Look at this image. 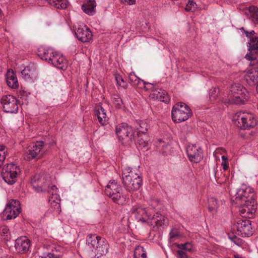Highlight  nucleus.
I'll return each mask as SVG.
<instances>
[{
    "label": "nucleus",
    "instance_id": "1",
    "mask_svg": "<svg viewBox=\"0 0 258 258\" xmlns=\"http://www.w3.org/2000/svg\"><path fill=\"white\" fill-rule=\"evenodd\" d=\"M256 198V194L251 189H239L232 202L237 206L245 207L242 211L244 210L247 214L252 215L257 209Z\"/></svg>",
    "mask_w": 258,
    "mask_h": 258
},
{
    "label": "nucleus",
    "instance_id": "2",
    "mask_svg": "<svg viewBox=\"0 0 258 258\" xmlns=\"http://www.w3.org/2000/svg\"><path fill=\"white\" fill-rule=\"evenodd\" d=\"M122 182L129 192L138 190L142 185V178L139 171L133 170L130 167L122 170Z\"/></svg>",
    "mask_w": 258,
    "mask_h": 258
},
{
    "label": "nucleus",
    "instance_id": "3",
    "mask_svg": "<svg viewBox=\"0 0 258 258\" xmlns=\"http://www.w3.org/2000/svg\"><path fill=\"white\" fill-rule=\"evenodd\" d=\"M87 244L97 255H104L107 253L109 245L104 238L96 234H89L87 237Z\"/></svg>",
    "mask_w": 258,
    "mask_h": 258
},
{
    "label": "nucleus",
    "instance_id": "4",
    "mask_svg": "<svg viewBox=\"0 0 258 258\" xmlns=\"http://www.w3.org/2000/svg\"><path fill=\"white\" fill-rule=\"evenodd\" d=\"M192 114L191 109L183 102H178L172 107L171 117L175 122H181L186 120Z\"/></svg>",
    "mask_w": 258,
    "mask_h": 258
},
{
    "label": "nucleus",
    "instance_id": "5",
    "mask_svg": "<svg viewBox=\"0 0 258 258\" xmlns=\"http://www.w3.org/2000/svg\"><path fill=\"white\" fill-rule=\"evenodd\" d=\"M234 123L241 130H249L256 125V119L251 113L239 112L234 116Z\"/></svg>",
    "mask_w": 258,
    "mask_h": 258
},
{
    "label": "nucleus",
    "instance_id": "6",
    "mask_svg": "<svg viewBox=\"0 0 258 258\" xmlns=\"http://www.w3.org/2000/svg\"><path fill=\"white\" fill-rule=\"evenodd\" d=\"M116 135L119 141L130 144L136 141L135 134L132 127L126 123H122L116 126Z\"/></svg>",
    "mask_w": 258,
    "mask_h": 258
},
{
    "label": "nucleus",
    "instance_id": "7",
    "mask_svg": "<svg viewBox=\"0 0 258 258\" xmlns=\"http://www.w3.org/2000/svg\"><path fill=\"white\" fill-rule=\"evenodd\" d=\"M31 183L37 192H49L50 180L49 177L44 174H36L31 179Z\"/></svg>",
    "mask_w": 258,
    "mask_h": 258
},
{
    "label": "nucleus",
    "instance_id": "8",
    "mask_svg": "<svg viewBox=\"0 0 258 258\" xmlns=\"http://www.w3.org/2000/svg\"><path fill=\"white\" fill-rule=\"evenodd\" d=\"M20 169L18 166L14 163L7 164L3 168L2 176L6 182L13 184L17 181Z\"/></svg>",
    "mask_w": 258,
    "mask_h": 258
},
{
    "label": "nucleus",
    "instance_id": "9",
    "mask_svg": "<svg viewBox=\"0 0 258 258\" xmlns=\"http://www.w3.org/2000/svg\"><path fill=\"white\" fill-rule=\"evenodd\" d=\"M44 145V143L43 141H36L35 145L24 154V159L27 161H31L33 159L38 160L41 159L45 152L43 150Z\"/></svg>",
    "mask_w": 258,
    "mask_h": 258
},
{
    "label": "nucleus",
    "instance_id": "10",
    "mask_svg": "<svg viewBox=\"0 0 258 258\" xmlns=\"http://www.w3.org/2000/svg\"><path fill=\"white\" fill-rule=\"evenodd\" d=\"M21 210L20 202L17 200L11 199L7 203L3 212L4 216L7 220L15 219Z\"/></svg>",
    "mask_w": 258,
    "mask_h": 258
},
{
    "label": "nucleus",
    "instance_id": "11",
    "mask_svg": "<svg viewBox=\"0 0 258 258\" xmlns=\"http://www.w3.org/2000/svg\"><path fill=\"white\" fill-rule=\"evenodd\" d=\"M121 186L114 180H110L105 189V194L112 199L114 202L118 203L121 198Z\"/></svg>",
    "mask_w": 258,
    "mask_h": 258
},
{
    "label": "nucleus",
    "instance_id": "12",
    "mask_svg": "<svg viewBox=\"0 0 258 258\" xmlns=\"http://www.w3.org/2000/svg\"><path fill=\"white\" fill-rule=\"evenodd\" d=\"M148 87L145 86L146 90H151V92L150 97L155 100L163 102L166 103H168L170 101V98L166 91L158 88H155L153 84L149 83Z\"/></svg>",
    "mask_w": 258,
    "mask_h": 258
},
{
    "label": "nucleus",
    "instance_id": "13",
    "mask_svg": "<svg viewBox=\"0 0 258 258\" xmlns=\"http://www.w3.org/2000/svg\"><path fill=\"white\" fill-rule=\"evenodd\" d=\"M248 44L249 53L245 57L250 61V65L254 66L258 63V37L251 38Z\"/></svg>",
    "mask_w": 258,
    "mask_h": 258
},
{
    "label": "nucleus",
    "instance_id": "14",
    "mask_svg": "<svg viewBox=\"0 0 258 258\" xmlns=\"http://www.w3.org/2000/svg\"><path fill=\"white\" fill-rule=\"evenodd\" d=\"M17 100L11 95L3 96L1 98V103L3 106L5 112L8 113H16L18 110L17 104Z\"/></svg>",
    "mask_w": 258,
    "mask_h": 258
},
{
    "label": "nucleus",
    "instance_id": "15",
    "mask_svg": "<svg viewBox=\"0 0 258 258\" xmlns=\"http://www.w3.org/2000/svg\"><path fill=\"white\" fill-rule=\"evenodd\" d=\"M237 231L242 237H249L252 234L251 221L249 220H239L236 225Z\"/></svg>",
    "mask_w": 258,
    "mask_h": 258
},
{
    "label": "nucleus",
    "instance_id": "16",
    "mask_svg": "<svg viewBox=\"0 0 258 258\" xmlns=\"http://www.w3.org/2000/svg\"><path fill=\"white\" fill-rule=\"evenodd\" d=\"M186 152L191 162L198 163L203 159L202 149L196 145H189L187 147Z\"/></svg>",
    "mask_w": 258,
    "mask_h": 258
},
{
    "label": "nucleus",
    "instance_id": "17",
    "mask_svg": "<svg viewBox=\"0 0 258 258\" xmlns=\"http://www.w3.org/2000/svg\"><path fill=\"white\" fill-rule=\"evenodd\" d=\"M75 34L78 40L84 43L90 42L93 36L90 29L86 26L76 28Z\"/></svg>",
    "mask_w": 258,
    "mask_h": 258
},
{
    "label": "nucleus",
    "instance_id": "18",
    "mask_svg": "<svg viewBox=\"0 0 258 258\" xmlns=\"http://www.w3.org/2000/svg\"><path fill=\"white\" fill-rule=\"evenodd\" d=\"M50 63L61 70H66L68 67V62L66 59L62 55L57 52H52V58Z\"/></svg>",
    "mask_w": 258,
    "mask_h": 258
},
{
    "label": "nucleus",
    "instance_id": "19",
    "mask_svg": "<svg viewBox=\"0 0 258 258\" xmlns=\"http://www.w3.org/2000/svg\"><path fill=\"white\" fill-rule=\"evenodd\" d=\"M30 241L26 237L17 238L16 240L15 247L19 253H25L29 249Z\"/></svg>",
    "mask_w": 258,
    "mask_h": 258
},
{
    "label": "nucleus",
    "instance_id": "20",
    "mask_svg": "<svg viewBox=\"0 0 258 258\" xmlns=\"http://www.w3.org/2000/svg\"><path fill=\"white\" fill-rule=\"evenodd\" d=\"M131 212L135 214L136 219L142 222H145L149 218V216L145 210L140 206H134L131 210Z\"/></svg>",
    "mask_w": 258,
    "mask_h": 258
},
{
    "label": "nucleus",
    "instance_id": "21",
    "mask_svg": "<svg viewBox=\"0 0 258 258\" xmlns=\"http://www.w3.org/2000/svg\"><path fill=\"white\" fill-rule=\"evenodd\" d=\"M94 112L95 115L97 116L98 121L102 125L106 124L108 121V117L107 116L105 109L100 105H96Z\"/></svg>",
    "mask_w": 258,
    "mask_h": 258
},
{
    "label": "nucleus",
    "instance_id": "22",
    "mask_svg": "<svg viewBox=\"0 0 258 258\" xmlns=\"http://www.w3.org/2000/svg\"><path fill=\"white\" fill-rule=\"evenodd\" d=\"M245 81L248 84L258 82V66L249 70L244 76Z\"/></svg>",
    "mask_w": 258,
    "mask_h": 258
},
{
    "label": "nucleus",
    "instance_id": "23",
    "mask_svg": "<svg viewBox=\"0 0 258 258\" xmlns=\"http://www.w3.org/2000/svg\"><path fill=\"white\" fill-rule=\"evenodd\" d=\"M211 180L216 181L218 184H222L226 181V177L221 171H218L215 168H212L209 173Z\"/></svg>",
    "mask_w": 258,
    "mask_h": 258
},
{
    "label": "nucleus",
    "instance_id": "24",
    "mask_svg": "<svg viewBox=\"0 0 258 258\" xmlns=\"http://www.w3.org/2000/svg\"><path fill=\"white\" fill-rule=\"evenodd\" d=\"M151 223L155 224L156 226L158 228L159 227L166 226L168 224V219L160 213H157L154 215Z\"/></svg>",
    "mask_w": 258,
    "mask_h": 258
},
{
    "label": "nucleus",
    "instance_id": "25",
    "mask_svg": "<svg viewBox=\"0 0 258 258\" xmlns=\"http://www.w3.org/2000/svg\"><path fill=\"white\" fill-rule=\"evenodd\" d=\"M248 11L244 12L247 18L251 20L254 26L258 24V8L254 6H251L248 8Z\"/></svg>",
    "mask_w": 258,
    "mask_h": 258
},
{
    "label": "nucleus",
    "instance_id": "26",
    "mask_svg": "<svg viewBox=\"0 0 258 258\" xmlns=\"http://www.w3.org/2000/svg\"><path fill=\"white\" fill-rule=\"evenodd\" d=\"M6 81L8 85L12 88H17L19 86L17 78L12 70H8Z\"/></svg>",
    "mask_w": 258,
    "mask_h": 258
},
{
    "label": "nucleus",
    "instance_id": "27",
    "mask_svg": "<svg viewBox=\"0 0 258 258\" xmlns=\"http://www.w3.org/2000/svg\"><path fill=\"white\" fill-rule=\"evenodd\" d=\"M96 7V4L95 0H87V2L82 5V8L86 14L93 15L95 13Z\"/></svg>",
    "mask_w": 258,
    "mask_h": 258
},
{
    "label": "nucleus",
    "instance_id": "28",
    "mask_svg": "<svg viewBox=\"0 0 258 258\" xmlns=\"http://www.w3.org/2000/svg\"><path fill=\"white\" fill-rule=\"evenodd\" d=\"M22 77L27 81H33L36 78L37 75L35 70L29 67H26L21 72Z\"/></svg>",
    "mask_w": 258,
    "mask_h": 258
},
{
    "label": "nucleus",
    "instance_id": "29",
    "mask_svg": "<svg viewBox=\"0 0 258 258\" xmlns=\"http://www.w3.org/2000/svg\"><path fill=\"white\" fill-rule=\"evenodd\" d=\"M52 197L49 199V202L50 203L52 208L55 211L56 213L59 214L61 212L60 207V200L57 199V195L56 194L53 195L52 192Z\"/></svg>",
    "mask_w": 258,
    "mask_h": 258
},
{
    "label": "nucleus",
    "instance_id": "30",
    "mask_svg": "<svg viewBox=\"0 0 258 258\" xmlns=\"http://www.w3.org/2000/svg\"><path fill=\"white\" fill-rule=\"evenodd\" d=\"M229 95H237V93H246V89L240 84L236 83L231 85L230 89Z\"/></svg>",
    "mask_w": 258,
    "mask_h": 258
},
{
    "label": "nucleus",
    "instance_id": "31",
    "mask_svg": "<svg viewBox=\"0 0 258 258\" xmlns=\"http://www.w3.org/2000/svg\"><path fill=\"white\" fill-rule=\"evenodd\" d=\"M227 103L236 105L244 104L248 98L235 95H229Z\"/></svg>",
    "mask_w": 258,
    "mask_h": 258
},
{
    "label": "nucleus",
    "instance_id": "32",
    "mask_svg": "<svg viewBox=\"0 0 258 258\" xmlns=\"http://www.w3.org/2000/svg\"><path fill=\"white\" fill-rule=\"evenodd\" d=\"M48 3L56 9H64L67 8V0H46Z\"/></svg>",
    "mask_w": 258,
    "mask_h": 258
},
{
    "label": "nucleus",
    "instance_id": "33",
    "mask_svg": "<svg viewBox=\"0 0 258 258\" xmlns=\"http://www.w3.org/2000/svg\"><path fill=\"white\" fill-rule=\"evenodd\" d=\"M128 77L130 81L134 85H138L141 82H142L144 85V88H145V86H146V85L149 84V83L140 79L136 75L135 73L134 72L131 73Z\"/></svg>",
    "mask_w": 258,
    "mask_h": 258
},
{
    "label": "nucleus",
    "instance_id": "34",
    "mask_svg": "<svg viewBox=\"0 0 258 258\" xmlns=\"http://www.w3.org/2000/svg\"><path fill=\"white\" fill-rule=\"evenodd\" d=\"M136 123L137 124L136 126L137 130L144 134L147 133L149 126L145 121L142 120H136Z\"/></svg>",
    "mask_w": 258,
    "mask_h": 258
},
{
    "label": "nucleus",
    "instance_id": "35",
    "mask_svg": "<svg viewBox=\"0 0 258 258\" xmlns=\"http://www.w3.org/2000/svg\"><path fill=\"white\" fill-rule=\"evenodd\" d=\"M134 258H147L146 251L143 246H138L134 250Z\"/></svg>",
    "mask_w": 258,
    "mask_h": 258
},
{
    "label": "nucleus",
    "instance_id": "36",
    "mask_svg": "<svg viewBox=\"0 0 258 258\" xmlns=\"http://www.w3.org/2000/svg\"><path fill=\"white\" fill-rule=\"evenodd\" d=\"M219 207V204L216 199L211 198L208 201V208L210 212L214 213L216 212Z\"/></svg>",
    "mask_w": 258,
    "mask_h": 258
},
{
    "label": "nucleus",
    "instance_id": "37",
    "mask_svg": "<svg viewBox=\"0 0 258 258\" xmlns=\"http://www.w3.org/2000/svg\"><path fill=\"white\" fill-rule=\"evenodd\" d=\"M136 135H138L137 139L136 136H135V139L136 141H134L135 142H137V145L138 146V147L142 149H146L147 147L148 146V142L147 140V139H145L143 138H142L141 136H139L138 133H136Z\"/></svg>",
    "mask_w": 258,
    "mask_h": 258
},
{
    "label": "nucleus",
    "instance_id": "38",
    "mask_svg": "<svg viewBox=\"0 0 258 258\" xmlns=\"http://www.w3.org/2000/svg\"><path fill=\"white\" fill-rule=\"evenodd\" d=\"M177 247L184 251L190 252L192 250L193 246L191 242H187L185 243L178 244Z\"/></svg>",
    "mask_w": 258,
    "mask_h": 258
},
{
    "label": "nucleus",
    "instance_id": "39",
    "mask_svg": "<svg viewBox=\"0 0 258 258\" xmlns=\"http://www.w3.org/2000/svg\"><path fill=\"white\" fill-rule=\"evenodd\" d=\"M7 154V151L6 150V147L0 146V167L3 164V162Z\"/></svg>",
    "mask_w": 258,
    "mask_h": 258
},
{
    "label": "nucleus",
    "instance_id": "40",
    "mask_svg": "<svg viewBox=\"0 0 258 258\" xmlns=\"http://www.w3.org/2000/svg\"><path fill=\"white\" fill-rule=\"evenodd\" d=\"M228 238L233 241L236 245H240L242 244V240L238 238L233 233L228 234Z\"/></svg>",
    "mask_w": 258,
    "mask_h": 258
},
{
    "label": "nucleus",
    "instance_id": "41",
    "mask_svg": "<svg viewBox=\"0 0 258 258\" xmlns=\"http://www.w3.org/2000/svg\"><path fill=\"white\" fill-rule=\"evenodd\" d=\"M52 51L49 52L48 50H47L44 51L43 54L39 55V56L42 59L45 60L48 63H50L52 58Z\"/></svg>",
    "mask_w": 258,
    "mask_h": 258
},
{
    "label": "nucleus",
    "instance_id": "42",
    "mask_svg": "<svg viewBox=\"0 0 258 258\" xmlns=\"http://www.w3.org/2000/svg\"><path fill=\"white\" fill-rule=\"evenodd\" d=\"M115 80L117 84L119 86L122 87L124 88H126L127 87V84L124 81L122 77L119 75L115 76Z\"/></svg>",
    "mask_w": 258,
    "mask_h": 258
},
{
    "label": "nucleus",
    "instance_id": "43",
    "mask_svg": "<svg viewBox=\"0 0 258 258\" xmlns=\"http://www.w3.org/2000/svg\"><path fill=\"white\" fill-rule=\"evenodd\" d=\"M112 100L114 104L118 108L120 107L122 104L121 98L117 95H114L113 96Z\"/></svg>",
    "mask_w": 258,
    "mask_h": 258
},
{
    "label": "nucleus",
    "instance_id": "44",
    "mask_svg": "<svg viewBox=\"0 0 258 258\" xmlns=\"http://www.w3.org/2000/svg\"><path fill=\"white\" fill-rule=\"evenodd\" d=\"M222 165L223 166V168L224 170L225 171V170H227L229 167V163L228 161V159H227V157H226L225 156H222Z\"/></svg>",
    "mask_w": 258,
    "mask_h": 258
},
{
    "label": "nucleus",
    "instance_id": "45",
    "mask_svg": "<svg viewBox=\"0 0 258 258\" xmlns=\"http://www.w3.org/2000/svg\"><path fill=\"white\" fill-rule=\"evenodd\" d=\"M178 258H187L188 256L185 251L179 249L177 251Z\"/></svg>",
    "mask_w": 258,
    "mask_h": 258
},
{
    "label": "nucleus",
    "instance_id": "46",
    "mask_svg": "<svg viewBox=\"0 0 258 258\" xmlns=\"http://www.w3.org/2000/svg\"><path fill=\"white\" fill-rule=\"evenodd\" d=\"M171 239L174 238L179 235V232L177 230L172 229L169 233Z\"/></svg>",
    "mask_w": 258,
    "mask_h": 258
},
{
    "label": "nucleus",
    "instance_id": "47",
    "mask_svg": "<svg viewBox=\"0 0 258 258\" xmlns=\"http://www.w3.org/2000/svg\"><path fill=\"white\" fill-rule=\"evenodd\" d=\"M1 231H2L1 234L2 235H3L4 236H8V234L9 233V230L8 229L7 227H6V226L2 227Z\"/></svg>",
    "mask_w": 258,
    "mask_h": 258
},
{
    "label": "nucleus",
    "instance_id": "48",
    "mask_svg": "<svg viewBox=\"0 0 258 258\" xmlns=\"http://www.w3.org/2000/svg\"><path fill=\"white\" fill-rule=\"evenodd\" d=\"M47 256L48 258H62L61 256L59 255H55L50 252L47 253Z\"/></svg>",
    "mask_w": 258,
    "mask_h": 258
},
{
    "label": "nucleus",
    "instance_id": "49",
    "mask_svg": "<svg viewBox=\"0 0 258 258\" xmlns=\"http://www.w3.org/2000/svg\"><path fill=\"white\" fill-rule=\"evenodd\" d=\"M236 96H242L243 97L248 98L249 93H248V91L246 90V93H244V94H243V93H241L239 92V93H237V95Z\"/></svg>",
    "mask_w": 258,
    "mask_h": 258
},
{
    "label": "nucleus",
    "instance_id": "50",
    "mask_svg": "<svg viewBox=\"0 0 258 258\" xmlns=\"http://www.w3.org/2000/svg\"><path fill=\"white\" fill-rule=\"evenodd\" d=\"M121 2H126L129 5H133L134 4L136 0H120Z\"/></svg>",
    "mask_w": 258,
    "mask_h": 258
},
{
    "label": "nucleus",
    "instance_id": "51",
    "mask_svg": "<svg viewBox=\"0 0 258 258\" xmlns=\"http://www.w3.org/2000/svg\"><path fill=\"white\" fill-rule=\"evenodd\" d=\"M255 32L253 30H252L251 31H249V35H250V40H251V38H254L255 36H254Z\"/></svg>",
    "mask_w": 258,
    "mask_h": 258
},
{
    "label": "nucleus",
    "instance_id": "52",
    "mask_svg": "<svg viewBox=\"0 0 258 258\" xmlns=\"http://www.w3.org/2000/svg\"><path fill=\"white\" fill-rule=\"evenodd\" d=\"M57 189V187L55 185H52L51 186V188L49 187V190L50 191L49 192H51V190H56Z\"/></svg>",
    "mask_w": 258,
    "mask_h": 258
},
{
    "label": "nucleus",
    "instance_id": "53",
    "mask_svg": "<svg viewBox=\"0 0 258 258\" xmlns=\"http://www.w3.org/2000/svg\"><path fill=\"white\" fill-rule=\"evenodd\" d=\"M195 4V3L193 1H189L188 3V4L187 5V7H188L191 6H194V5Z\"/></svg>",
    "mask_w": 258,
    "mask_h": 258
},
{
    "label": "nucleus",
    "instance_id": "54",
    "mask_svg": "<svg viewBox=\"0 0 258 258\" xmlns=\"http://www.w3.org/2000/svg\"><path fill=\"white\" fill-rule=\"evenodd\" d=\"M244 33H245V34L246 35V36L247 37V38H249L250 39V35H249V31H248L247 30H244Z\"/></svg>",
    "mask_w": 258,
    "mask_h": 258
},
{
    "label": "nucleus",
    "instance_id": "55",
    "mask_svg": "<svg viewBox=\"0 0 258 258\" xmlns=\"http://www.w3.org/2000/svg\"><path fill=\"white\" fill-rule=\"evenodd\" d=\"M234 258H243V257H241V256H240L238 254H235L234 255Z\"/></svg>",
    "mask_w": 258,
    "mask_h": 258
},
{
    "label": "nucleus",
    "instance_id": "56",
    "mask_svg": "<svg viewBox=\"0 0 258 258\" xmlns=\"http://www.w3.org/2000/svg\"><path fill=\"white\" fill-rule=\"evenodd\" d=\"M256 90L257 93H258V82L257 83V86H256Z\"/></svg>",
    "mask_w": 258,
    "mask_h": 258
},
{
    "label": "nucleus",
    "instance_id": "57",
    "mask_svg": "<svg viewBox=\"0 0 258 258\" xmlns=\"http://www.w3.org/2000/svg\"><path fill=\"white\" fill-rule=\"evenodd\" d=\"M240 30L241 31H243L244 32V30H245L243 27H242L241 28H240Z\"/></svg>",
    "mask_w": 258,
    "mask_h": 258
},
{
    "label": "nucleus",
    "instance_id": "58",
    "mask_svg": "<svg viewBox=\"0 0 258 258\" xmlns=\"http://www.w3.org/2000/svg\"><path fill=\"white\" fill-rule=\"evenodd\" d=\"M47 257H48V256L47 255L46 256L44 255L43 256H41V258H47Z\"/></svg>",
    "mask_w": 258,
    "mask_h": 258
}]
</instances>
